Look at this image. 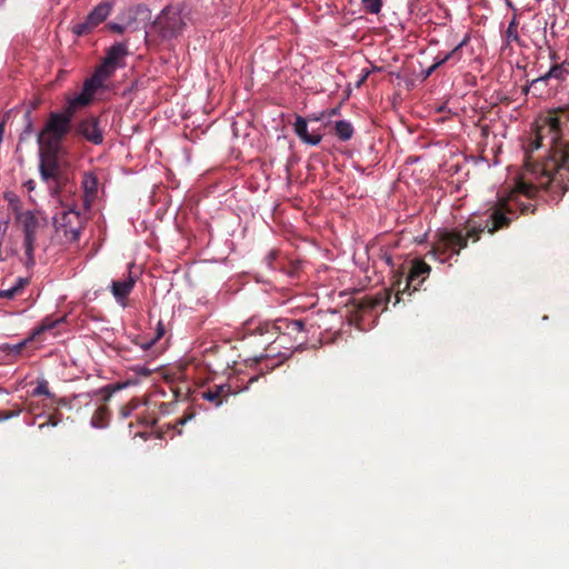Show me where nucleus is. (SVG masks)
Here are the masks:
<instances>
[{
    "instance_id": "obj_26",
    "label": "nucleus",
    "mask_w": 569,
    "mask_h": 569,
    "mask_svg": "<svg viewBox=\"0 0 569 569\" xmlns=\"http://www.w3.org/2000/svg\"><path fill=\"white\" fill-rule=\"evenodd\" d=\"M518 23L516 21V18L511 20L509 23L508 30L506 32V39L507 42L510 43L511 41H518V32H517Z\"/></svg>"
},
{
    "instance_id": "obj_28",
    "label": "nucleus",
    "mask_w": 569,
    "mask_h": 569,
    "mask_svg": "<svg viewBox=\"0 0 569 569\" xmlns=\"http://www.w3.org/2000/svg\"><path fill=\"white\" fill-rule=\"evenodd\" d=\"M137 407L138 402L134 399H132L129 403L122 406L120 409L121 418H128L131 415L132 410H134Z\"/></svg>"
},
{
    "instance_id": "obj_27",
    "label": "nucleus",
    "mask_w": 569,
    "mask_h": 569,
    "mask_svg": "<svg viewBox=\"0 0 569 569\" xmlns=\"http://www.w3.org/2000/svg\"><path fill=\"white\" fill-rule=\"evenodd\" d=\"M78 107L71 101L69 100L68 104L66 106V108L63 109V111H60L59 114H62V117L67 118L68 119V124L71 126V122H72V118L76 113V109Z\"/></svg>"
},
{
    "instance_id": "obj_24",
    "label": "nucleus",
    "mask_w": 569,
    "mask_h": 569,
    "mask_svg": "<svg viewBox=\"0 0 569 569\" xmlns=\"http://www.w3.org/2000/svg\"><path fill=\"white\" fill-rule=\"evenodd\" d=\"M32 396L33 397L46 396L50 399L53 398V395L49 390L47 380H40L38 382V386L32 390Z\"/></svg>"
},
{
    "instance_id": "obj_18",
    "label": "nucleus",
    "mask_w": 569,
    "mask_h": 569,
    "mask_svg": "<svg viewBox=\"0 0 569 569\" xmlns=\"http://www.w3.org/2000/svg\"><path fill=\"white\" fill-rule=\"evenodd\" d=\"M110 419V410L107 406H100L91 418V426L94 428H104Z\"/></svg>"
},
{
    "instance_id": "obj_25",
    "label": "nucleus",
    "mask_w": 569,
    "mask_h": 569,
    "mask_svg": "<svg viewBox=\"0 0 569 569\" xmlns=\"http://www.w3.org/2000/svg\"><path fill=\"white\" fill-rule=\"evenodd\" d=\"M365 9L370 13H379L382 7L381 0H362Z\"/></svg>"
},
{
    "instance_id": "obj_42",
    "label": "nucleus",
    "mask_w": 569,
    "mask_h": 569,
    "mask_svg": "<svg viewBox=\"0 0 569 569\" xmlns=\"http://www.w3.org/2000/svg\"><path fill=\"white\" fill-rule=\"evenodd\" d=\"M164 330L161 326V323L159 322V328H158V333H157V339H159L160 337H162Z\"/></svg>"
},
{
    "instance_id": "obj_2",
    "label": "nucleus",
    "mask_w": 569,
    "mask_h": 569,
    "mask_svg": "<svg viewBox=\"0 0 569 569\" xmlns=\"http://www.w3.org/2000/svg\"><path fill=\"white\" fill-rule=\"evenodd\" d=\"M498 230V202L493 203L483 212L471 214L462 227L450 230H441L437 233L429 256L445 262L442 256L450 252L459 254L468 246V240L477 242L481 233L493 234Z\"/></svg>"
},
{
    "instance_id": "obj_5",
    "label": "nucleus",
    "mask_w": 569,
    "mask_h": 569,
    "mask_svg": "<svg viewBox=\"0 0 569 569\" xmlns=\"http://www.w3.org/2000/svg\"><path fill=\"white\" fill-rule=\"evenodd\" d=\"M182 11L183 7L179 3L162 9L153 23L162 39L170 40L182 34L187 27Z\"/></svg>"
},
{
    "instance_id": "obj_12",
    "label": "nucleus",
    "mask_w": 569,
    "mask_h": 569,
    "mask_svg": "<svg viewBox=\"0 0 569 569\" xmlns=\"http://www.w3.org/2000/svg\"><path fill=\"white\" fill-rule=\"evenodd\" d=\"M236 393L237 391L233 390L230 383H221L209 387L201 395L204 400L213 403L214 407H220L230 396Z\"/></svg>"
},
{
    "instance_id": "obj_43",
    "label": "nucleus",
    "mask_w": 569,
    "mask_h": 569,
    "mask_svg": "<svg viewBox=\"0 0 569 569\" xmlns=\"http://www.w3.org/2000/svg\"><path fill=\"white\" fill-rule=\"evenodd\" d=\"M546 84H547V82L541 83V84H537V88H532V89L536 90V91H540L541 92L542 88L546 87Z\"/></svg>"
},
{
    "instance_id": "obj_7",
    "label": "nucleus",
    "mask_w": 569,
    "mask_h": 569,
    "mask_svg": "<svg viewBox=\"0 0 569 569\" xmlns=\"http://www.w3.org/2000/svg\"><path fill=\"white\" fill-rule=\"evenodd\" d=\"M53 227L62 242L71 243L79 240L83 229V218L80 212L69 209L57 213L53 218Z\"/></svg>"
},
{
    "instance_id": "obj_40",
    "label": "nucleus",
    "mask_w": 569,
    "mask_h": 569,
    "mask_svg": "<svg viewBox=\"0 0 569 569\" xmlns=\"http://www.w3.org/2000/svg\"><path fill=\"white\" fill-rule=\"evenodd\" d=\"M382 259L385 260V262L390 266V267H393V261H392V257L388 253H385L382 256Z\"/></svg>"
},
{
    "instance_id": "obj_3",
    "label": "nucleus",
    "mask_w": 569,
    "mask_h": 569,
    "mask_svg": "<svg viewBox=\"0 0 569 569\" xmlns=\"http://www.w3.org/2000/svg\"><path fill=\"white\" fill-rule=\"evenodd\" d=\"M61 149L39 147V172L53 198L59 197L69 183V177L60 162Z\"/></svg>"
},
{
    "instance_id": "obj_6",
    "label": "nucleus",
    "mask_w": 569,
    "mask_h": 569,
    "mask_svg": "<svg viewBox=\"0 0 569 569\" xmlns=\"http://www.w3.org/2000/svg\"><path fill=\"white\" fill-rule=\"evenodd\" d=\"M431 271V267L421 259H415L412 260L411 267L409 269V272L405 279V286L401 288L402 284V276L403 272L396 273L395 280L392 282V290H396V303L400 301V295L405 293L406 291L415 292L419 289V287L423 283V281L429 277Z\"/></svg>"
},
{
    "instance_id": "obj_37",
    "label": "nucleus",
    "mask_w": 569,
    "mask_h": 569,
    "mask_svg": "<svg viewBox=\"0 0 569 569\" xmlns=\"http://www.w3.org/2000/svg\"><path fill=\"white\" fill-rule=\"evenodd\" d=\"M108 28L113 31V32H117V33H123L124 30H126V27L122 26V24H119V23H116V22H112V23H109L108 24Z\"/></svg>"
},
{
    "instance_id": "obj_39",
    "label": "nucleus",
    "mask_w": 569,
    "mask_h": 569,
    "mask_svg": "<svg viewBox=\"0 0 569 569\" xmlns=\"http://www.w3.org/2000/svg\"><path fill=\"white\" fill-rule=\"evenodd\" d=\"M101 392H103V393H104V395H103V400H106V401L110 399L111 393H112V391L109 389V386H107L106 388H103V389L101 390Z\"/></svg>"
},
{
    "instance_id": "obj_30",
    "label": "nucleus",
    "mask_w": 569,
    "mask_h": 569,
    "mask_svg": "<svg viewBox=\"0 0 569 569\" xmlns=\"http://www.w3.org/2000/svg\"><path fill=\"white\" fill-rule=\"evenodd\" d=\"M460 49V46H457L452 51H450L449 53H447L440 61H438L437 63H435L430 70H429V73H431V71H433L436 68H438L440 64H442L443 62L448 61L449 59L453 58L457 53V51Z\"/></svg>"
},
{
    "instance_id": "obj_21",
    "label": "nucleus",
    "mask_w": 569,
    "mask_h": 569,
    "mask_svg": "<svg viewBox=\"0 0 569 569\" xmlns=\"http://www.w3.org/2000/svg\"><path fill=\"white\" fill-rule=\"evenodd\" d=\"M62 321H63V318L52 319L51 317H46L41 321L40 326L34 329L33 336H38V335H40L42 332L49 331V330L56 328L57 325H59Z\"/></svg>"
},
{
    "instance_id": "obj_36",
    "label": "nucleus",
    "mask_w": 569,
    "mask_h": 569,
    "mask_svg": "<svg viewBox=\"0 0 569 569\" xmlns=\"http://www.w3.org/2000/svg\"><path fill=\"white\" fill-rule=\"evenodd\" d=\"M27 342H28V340H24L22 342H19L17 345H12V346L8 345L6 349L9 350L12 353H17L18 355V353H20L22 351V349L24 348Z\"/></svg>"
},
{
    "instance_id": "obj_46",
    "label": "nucleus",
    "mask_w": 569,
    "mask_h": 569,
    "mask_svg": "<svg viewBox=\"0 0 569 569\" xmlns=\"http://www.w3.org/2000/svg\"><path fill=\"white\" fill-rule=\"evenodd\" d=\"M492 152H493V161L497 162L498 161V151H495L492 149Z\"/></svg>"
},
{
    "instance_id": "obj_9",
    "label": "nucleus",
    "mask_w": 569,
    "mask_h": 569,
    "mask_svg": "<svg viewBox=\"0 0 569 569\" xmlns=\"http://www.w3.org/2000/svg\"><path fill=\"white\" fill-rule=\"evenodd\" d=\"M39 227V221L33 212L27 211L22 217V228H23V247H24V256L26 261L24 264L30 268L36 263L34 260V246L37 239V231Z\"/></svg>"
},
{
    "instance_id": "obj_47",
    "label": "nucleus",
    "mask_w": 569,
    "mask_h": 569,
    "mask_svg": "<svg viewBox=\"0 0 569 569\" xmlns=\"http://www.w3.org/2000/svg\"><path fill=\"white\" fill-rule=\"evenodd\" d=\"M368 76H369V71H366V73L362 74V79L360 80V82H363Z\"/></svg>"
},
{
    "instance_id": "obj_41",
    "label": "nucleus",
    "mask_w": 569,
    "mask_h": 569,
    "mask_svg": "<svg viewBox=\"0 0 569 569\" xmlns=\"http://www.w3.org/2000/svg\"><path fill=\"white\" fill-rule=\"evenodd\" d=\"M24 187L28 189V191H32V190H34V188H36V182H34V180H28V181L24 183Z\"/></svg>"
},
{
    "instance_id": "obj_44",
    "label": "nucleus",
    "mask_w": 569,
    "mask_h": 569,
    "mask_svg": "<svg viewBox=\"0 0 569 569\" xmlns=\"http://www.w3.org/2000/svg\"><path fill=\"white\" fill-rule=\"evenodd\" d=\"M139 372L144 375V376H149L150 375V370L147 369V368H141Z\"/></svg>"
},
{
    "instance_id": "obj_35",
    "label": "nucleus",
    "mask_w": 569,
    "mask_h": 569,
    "mask_svg": "<svg viewBox=\"0 0 569 569\" xmlns=\"http://www.w3.org/2000/svg\"><path fill=\"white\" fill-rule=\"evenodd\" d=\"M390 295H391V292H390V291H386V292H383V293L378 295V296L376 297V299H375V301H373L372 306H373V307H376V306L381 305V303H382V302H385V301H389V299H390Z\"/></svg>"
},
{
    "instance_id": "obj_14",
    "label": "nucleus",
    "mask_w": 569,
    "mask_h": 569,
    "mask_svg": "<svg viewBox=\"0 0 569 569\" xmlns=\"http://www.w3.org/2000/svg\"><path fill=\"white\" fill-rule=\"evenodd\" d=\"M136 283V279L129 276L126 280H114L111 283V292L114 299L122 306H124V301L132 291Z\"/></svg>"
},
{
    "instance_id": "obj_4",
    "label": "nucleus",
    "mask_w": 569,
    "mask_h": 569,
    "mask_svg": "<svg viewBox=\"0 0 569 569\" xmlns=\"http://www.w3.org/2000/svg\"><path fill=\"white\" fill-rule=\"evenodd\" d=\"M68 119L58 111L49 113L44 127L38 133L37 142L40 148L62 149V141L70 132Z\"/></svg>"
},
{
    "instance_id": "obj_13",
    "label": "nucleus",
    "mask_w": 569,
    "mask_h": 569,
    "mask_svg": "<svg viewBox=\"0 0 569 569\" xmlns=\"http://www.w3.org/2000/svg\"><path fill=\"white\" fill-rule=\"evenodd\" d=\"M103 82L100 78L93 74L90 79H87L83 83L82 91L76 96L71 101L77 107H84L90 103L92 100L93 93L101 87H103Z\"/></svg>"
},
{
    "instance_id": "obj_20",
    "label": "nucleus",
    "mask_w": 569,
    "mask_h": 569,
    "mask_svg": "<svg viewBox=\"0 0 569 569\" xmlns=\"http://www.w3.org/2000/svg\"><path fill=\"white\" fill-rule=\"evenodd\" d=\"M82 186L86 194V203H90L96 198L98 192V182L93 176L86 174L82 181Z\"/></svg>"
},
{
    "instance_id": "obj_15",
    "label": "nucleus",
    "mask_w": 569,
    "mask_h": 569,
    "mask_svg": "<svg viewBox=\"0 0 569 569\" xmlns=\"http://www.w3.org/2000/svg\"><path fill=\"white\" fill-rule=\"evenodd\" d=\"M295 133L305 142L310 146H317L320 143L321 134H310L308 132V124L303 117L297 116L295 122Z\"/></svg>"
},
{
    "instance_id": "obj_17",
    "label": "nucleus",
    "mask_w": 569,
    "mask_h": 569,
    "mask_svg": "<svg viewBox=\"0 0 569 569\" xmlns=\"http://www.w3.org/2000/svg\"><path fill=\"white\" fill-rule=\"evenodd\" d=\"M111 12V6L108 2L98 4L87 17L97 27L103 22Z\"/></svg>"
},
{
    "instance_id": "obj_23",
    "label": "nucleus",
    "mask_w": 569,
    "mask_h": 569,
    "mask_svg": "<svg viewBox=\"0 0 569 569\" xmlns=\"http://www.w3.org/2000/svg\"><path fill=\"white\" fill-rule=\"evenodd\" d=\"M300 269L301 267L299 261H289L280 267V270L290 278H299Z\"/></svg>"
},
{
    "instance_id": "obj_45",
    "label": "nucleus",
    "mask_w": 569,
    "mask_h": 569,
    "mask_svg": "<svg viewBox=\"0 0 569 569\" xmlns=\"http://www.w3.org/2000/svg\"><path fill=\"white\" fill-rule=\"evenodd\" d=\"M550 59H551V60H553V61H556V60L558 59L557 53H556V52H551V53H550Z\"/></svg>"
},
{
    "instance_id": "obj_19",
    "label": "nucleus",
    "mask_w": 569,
    "mask_h": 569,
    "mask_svg": "<svg viewBox=\"0 0 569 569\" xmlns=\"http://www.w3.org/2000/svg\"><path fill=\"white\" fill-rule=\"evenodd\" d=\"M353 127L349 121L346 120H339L335 123V134L341 140V141H348L353 136Z\"/></svg>"
},
{
    "instance_id": "obj_38",
    "label": "nucleus",
    "mask_w": 569,
    "mask_h": 569,
    "mask_svg": "<svg viewBox=\"0 0 569 569\" xmlns=\"http://www.w3.org/2000/svg\"><path fill=\"white\" fill-rule=\"evenodd\" d=\"M141 423L148 426V427H152L157 423V420L153 418V417H146V418H142L141 419Z\"/></svg>"
},
{
    "instance_id": "obj_16",
    "label": "nucleus",
    "mask_w": 569,
    "mask_h": 569,
    "mask_svg": "<svg viewBox=\"0 0 569 569\" xmlns=\"http://www.w3.org/2000/svg\"><path fill=\"white\" fill-rule=\"evenodd\" d=\"M567 74L568 70L563 67L562 63H555L546 74L531 81V88H537V84L545 83L551 78L563 80Z\"/></svg>"
},
{
    "instance_id": "obj_33",
    "label": "nucleus",
    "mask_w": 569,
    "mask_h": 569,
    "mask_svg": "<svg viewBox=\"0 0 569 569\" xmlns=\"http://www.w3.org/2000/svg\"><path fill=\"white\" fill-rule=\"evenodd\" d=\"M29 284L28 278H18L16 283L12 286L14 289H17L18 293L20 295L22 290Z\"/></svg>"
},
{
    "instance_id": "obj_32",
    "label": "nucleus",
    "mask_w": 569,
    "mask_h": 569,
    "mask_svg": "<svg viewBox=\"0 0 569 569\" xmlns=\"http://www.w3.org/2000/svg\"><path fill=\"white\" fill-rule=\"evenodd\" d=\"M278 251L276 250H272L268 253V256L266 257L264 261L267 263V266L270 268V269H277V266L274 264L276 260L278 259Z\"/></svg>"
},
{
    "instance_id": "obj_29",
    "label": "nucleus",
    "mask_w": 569,
    "mask_h": 569,
    "mask_svg": "<svg viewBox=\"0 0 569 569\" xmlns=\"http://www.w3.org/2000/svg\"><path fill=\"white\" fill-rule=\"evenodd\" d=\"M21 411L22 409L19 406H17L16 409L12 410H0V422L11 419L13 417H18L21 413Z\"/></svg>"
},
{
    "instance_id": "obj_8",
    "label": "nucleus",
    "mask_w": 569,
    "mask_h": 569,
    "mask_svg": "<svg viewBox=\"0 0 569 569\" xmlns=\"http://www.w3.org/2000/svg\"><path fill=\"white\" fill-rule=\"evenodd\" d=\"M129 54L127 43L117 42L107 49L106 57L94 73L102 81L113 76L118 68L124 67V59Z\"/></svg>"
},
{
    "instance_id": "obj_10",
    "label": "nucleus",
    "mask_w": 569,
    "mask_h": 569,
    "mask_svg": "<svg viewBox=\"0 0 569 569\" xmlns=\"http://www.w3.org/2000/svg\"><path fill=\"white\" fill-rule=\"evenodd\" d=\"M267 332H276L298 340V336L306 331V321L302 319L279 318L272 323H264Z\"/></svg>"
},
{
    "instance_id": "obj_22",
    "label": "nucleus",
    "mask_w": 569,
    "mask_h": 569,
    "mask_svg": "<svg viewBox=\"0 0 569 569\" xmlns=\"http://www.w3.org/2000/svg\"><path fill=\"white\" fill-rule=\"evenodd\" d=\"M94 28H96V26L93 24V22H91L89 20V18L86 17L84 20L76 23L72 27V32L77 36H86V34L90 33Z\"/></svg>"
},
{
    "instance_id": "obj_1",
    "label": "nucleus",
    "mask_w": 569,
    "mask_h": 569,
    "mask_svg": "<svg viewBox=\"0 0 569 569\" xmlns=\"http://www.w3.org/2000/svg\"><path fill=\"white\" fill-rule=\"evenodd\" d=\"M569 122V106L549 110L532 124L531 132L523 142L525 172L513 187L500 194V229L508 227L509 213L520 210L526 213L530 204L519 202L525 196L533 198L540 189L552 182H569V138L566 126Z\"/></svg>"
},
{
    "instance_id": "obj_34",
    "label": "nucleus",
    "mask_w": 569,
    "mask_h": 569,
    "mask_svg": "<svg viewBox=\"0 0 569 569\" xmlns=\"http://www.w3.org/2000/svg\"><path fill=\"white\" fill-rule=\"evenodd\" d=\"M18 295L19 293H18L17 289H14L13 287H11L9 289L0 290V298L12 299Z\"/></svg>"
},
{
    "instance_id": "obj_31",
    "label": "nucleus",
    "mask_w": 569,
    "mask_h": 569,
    "mask_svg": "<svg viewBox=\"0 0 569 569\" xmlns=\"http://www.w3.org/2000/svg\"><path fill=\"white\" fill-rule=\"evenodd\" d=\"M24 120H26V126H24L23 133L29 136L33 131V123H32L31 111L30 110H28L24 113Z\"/></svg>"
},
{
    "instance_id": "obj_11",
    "label": "nucleus",
    "mask_w": 569,
    "mask_h": 569,
    "mask_svg": "<svg viewBox=\"0 0 569 569\" xmlns=\"http://www.w3.org/2000/svg\"><path fill=\"white\" fill-rule=\"evenodd\" d=\"M76 133L93 144H100L103 141V136L99 128V119L97 117L91 116L79 121L76 127Z\"/></svg>"
}]
</instances>
